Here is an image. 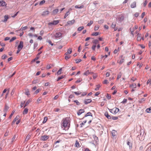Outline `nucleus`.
Returning a JSON list of instances; mask_svg holds the SVG:
<instances>
[{
	"label": "nucleus",
	"mask_w": 151,
	"mask_h": 151,
	"mask_svg": "<svg viewBox=\"0 0 151 151\" xmlns=\"http://www.w3.org/2000/svg\"><path fill=\"white\" fill-rule=\"evenodd\" d=\"M93 72H90L89 70H87L85 72L83 73V75L87 76L90 74H93Z\"/></svg>",
	"instance_id": "9"
},
{
	"label": "nucleus",
	"mask_w": 151,
	"mask_h": 151,
	"mask_svg": "<svg viewBox=\"0 0 151 151\" xmlns=\"http://www.w3.org/2000/svg\"><path fill=\"white\" fill-rule=\"evenodd\" d=\"M146 111L147 113H151V107L147 109L146 110Z\"/></svg>",
	"instance_id": "26"
},
{
	"label": "nucleus",
	"mask_w": 151,
	"mask_h": 151,
	"mask_svg": "<svg viewBox=\"0 0 151 151\" xmlns=\"http://www.w3.org/2000/svg\"><path fill=\"white\" fill-rule=\"evenodd\" d=\"M45 2V1L44 0L40 1L39 3L40 5H42Z\"/></svg>",
	"instance_id": "43"
},
{
	"label": "nucleus",
	"mask_w": 151,
	"mask_h": 151,
	"mask_svg": "<svg viewBox=\"0 0 151 151\" xmlns=\"http://www.w3.org/2000/svg\"><path fill=\"white\" fill-rule=\"evenodd\" d=\"M82 81V79L80 78H79L77 81H76V83H77L80 82Z\"/></svg>",
	"instance_id": "50"
},
{
	"label": "nucleus",
	"mask_w": 151,
	"mask_h": 151,
	"mask_svg": "<svg viewBox=\"0 0 151 151\" xmlns=\"http://www.w3.org/2000/svg\"><path fill=\"white\" fill-rule=\"evenodd\" d=\"M15 138L16 136L15 135H14L12 139L11 142H13L14 141V140L15 139Z\"/></svg>",
	"instance_id": "60"
},
{
	"label": "nucleus",
	"mask_w": 151,
	"mask_h": 151,
	"mask_svg": "<svg viewBox=\"0 0 151 151\" xmlns=\"http://www.w3.org/2000/svg\"><path fill=\"white\" fill-rule=\"evenodd\" d=\"M147 150L149 151H151V145H150L149 146V147L147 148Z\"/></svg>",
	"instance_id": "64"
},
{
	"label": "nucleus",
	"mask_w": 151,
	"mask_h": 151,
	"mask_svg": "<svg viewBox=\"0 0 151 151\" xmlns=\"http://www.w3.org/2000/svg\"><path fill=\"white\" fill-rule=\"evenodd\" d=\"M7 58V56L6 55H3L1 57L2 59H5Z\"/></svg>",
	"instance_id": "44"
},
{
	"label": "nucleus",
	"mask_w": 151,
	"mask_h": 151,
	"mask_svg": "<svg viewBox=\"0 0 151 151\" xmlns=\"http://www.w3.org/2000/svg\"><path fill=\"white\" fill-rule=\"evenodd\" d=\"M25 101H22V102H21V105H20L21 107H22L23 106V105L24 104H25Z\"/></svg>",
	"instance_id": "55"
},
{
	"label": "nucleus",
	"mask_w": 151,
	"mask_h": 151,
	"mask_svg": "<svg viewBox=\"0 0 151 151\" xmlns=\"http://www.w3.org/2000/svg\"><path fill=\"white\" fill-rule=\"evenodd\" d=\"M72 52V49L71 48H69V49H68L67 52H66L65 55H67V54H70Z\"/></svg>",
	"instance_id": "10"
},
{
	"label": "nucleus",
	"mask_w": 151,
	"mask_h": 151,
	"mask_svg": "<svg viewBox=\"0 0 151 151\" xmlns=\"http://www.w3.org/2000/svg\"><path fill=\"white\" fill-rule=\"evenodd\" d=\"M100 85L99 84L96 86V88H95V91H98L99 90V88L100 87Z\"/></svg>",
	"instance_id": "38"
},
{
	"label": "nucleus",
	"mask_w": 151,
	"mask_h": 151,
	"mask_svg": "<svg viewBox=\"0 0 151 151\" xmlns=\"http://www.w3.org/2000/svg\"><path fill=\"white\" fill-rule=\"evenodd\" d=\"M93 23V22L92 21H90V22L88 23L87 24V26H90Z\"/></svg>",
	"instance_id": "42"
},
{
	"label": "nucleus",
	"mask_w": 151,
	"mask_h": 151,
	"mask_svg": "<svg viewBox=\"0 0 151 151\" xmlns=\"http://www.w3.org/2000/svg\"><path fill=\"white\" fill-rule=\"evenodd\" d=\"M124 16L123 14H121L118 17V19L119 21L121 22L124 20Z\"/></svg>",
	"instance_id": "5"
},
{
	"label": "nucleus",
	"mask_w": 151,
	"mask_h": 151,
	"mask_svg": "<svg viewBox=\"0 0 151 151\" xmlns=\"http://www.w3.org/2000/svg\"><path fill=\"white\" fill-rule=\"evenodd\" d=\"M64 76H61L59 77L58 78V79L57 81H58L59 80H60V79L63 78H64Z\"/></svg>",
	"instance_id": "51"
},
{
	"label": "nucleus",
	"mask_w": 151,
	"mask_h": 151,
	"mask_svg": "<svg viewBox=\"0 0 151 151\" xmlns=\"http://www.w3.org/2000/svg\"><path fill=\"white\" fill-rule=\"evenodd\" d=\"M88 116H91V117L92 116V115L91 113L90 112H88L85 116L84 117H86Z\"/></svg>",
	"instance_id": "28"
},
{
	"label": "nucleus",
	"mask_w": 151,
	"mask_h": 151,
	"mask_svg": "<svg viewBox=\"0 0 151 151\" xmlns=\"http://www.w3.org/2000/svg\"><path fill=\"white\" fill-rule=\"evenodd\" d=\"M15 112V111L13 110L11 115H10L9 116V118L10 119H11L12 116L14 114Z\"/></svg>",
	"instance_id": "34"
},
{
	"label": "nucleus",
	"mask_w": 151,
	"mask_h": 151,
	"mask_svg": "<svg viewBox=\"0 0 151 151\" xmlns=\"http://www.w3.org/2000/svg\"><path fill=\"white\" fill-rule=\"evenodd\" d=\"M61 141L60 140H58L54 144L53 146L55 148L59 146V145L58 144Z\"/></svg>",
	"instance_id": "7"
},
{
	"label": "nucleus",
	"mask_w": 151,
	"mask_h": 151,
	"mask_svg": "<svg viewBox=\"0 0 151 151\" xmlns=\"http://www.w3.org/2000/svg\"><path fill=\"white\" fill-rule=\"evenodd\" d=\"M58 12V9H56L54 10L52 12V14L54 15H55L57 14Z\"/></svg>",
	"instance_id": "25"
},
{
	"label": "nucleus",
	"mask_w": 151,
	"mask_h": 151,
	"mask_svg": "<svg viewBox=\"0 0 151 151\" xmlns=\"http://www.w3.org/2000/svg\"><path fill=\"white\" fill-rule=\"evenodd\" d=\"M136 6V2L134 1L132 3L131 5V7L132 8H134Z\"/></svg>",
	"instance_id": "20"
},
{
	"label": "nucleus",
	"mask_w": 151,
	"mask_h": 151,
	"mask_svg": "<svg viewBox=\"0 0 151 151\" xmlns=\"http://www.w3.org/2000/svg\"><path fill=\"white\" fill-rule=\"evenodd\" d=\"M75 19H73L71 20H69L67 22V24L66 25H69L71 26L75 22Z\"/></svg>",
	"instance_id": "3"
},
{
	"label": "nucleus",
	"mask_w": 151,
	"mask_h": 151,
	"mask_svg": "<svg viewBox=\"0 0 151 151\" xmlns=\"http://www.w3.org/2000/svg\"><path fill=\"white\" fill-rule=\"evenodd\" d=\"M75 146L77 147H79V144L77 141H76L75 142Z\"/></svg>",
	"instance_id": "31"
},
{
	"label": "nucleus",
	"mask_w": 151,
	"mask_h": 151,
	"mask_svg": "<svg viewBox=\"0 0 151 151\" xmlns=\"http://www.w3.org/2000/svg\"><path fill=\"white\" fill-rule=\"evenodd\" d=\"M145 100L144 98H142L139 101V103H142L144 102L145 101Z\"/></svg>",
	"instance_id": "36"
},
{
	"label": "nucleus",
	"mask_w": 151,
	"mask_h": 151,
	"mask_svg": "<svg viewBox=\"0 0 151 151\" xmlns=\"http://www.w3.org/2000/svg\"><path fill=\"white\" fill-rule=\"evenodd\" d=\"M31 102V100H28L27 102H26V103L25 104L24 106V108L26 106H27L30 102Z\"/></svg>",
	"instance_id": "32"
},
{
	"label": "nucleus",
	"mask_w": 151,
	"mask_h": 151,
	"mask_svg": "<svg viewBox=\"0 0 151 151\" xmlns=\"http://www.w3.org/2000/svg\"><path fill=\"white\" fill-rule=\"evenodd\" d=\"M9 108V107L8 106L6 105H5L3 110V111L4 113H6Z\"/></svg>",
	"instance_id": "11"
},
{
	"label": "nucleus",
	"mask_w": 151,
	"mask_h": 151,
	"mask_svg": "<svg viewBox=\"0 0 151 151\" xmlns=\"http://www.w3.org/2000/svg\"><path fill=\"white\" fill-rule=\"evenodd\" d=\"M23 42L22 41H20L19 45L18 46V48L22 50L23 47Z\"/></svg>",
	"instance_id": "8"
},
{
	"label": "nucleus",
	"mask_w": 151,
	"mask_h": 151,
	"mask_svg": "<svg viewBox=\"0 0 151 151\" xmlns=\"http://www.w3.org/2000/svg\"><path fill=\"white\" fill-rule=\"evenodd\" d=\"M63 126L65 128L69 127L70 126V121L68 117H66L62 120Z\"/></svg>",
	"instance_id": "2"
},
{
	"label": "nucleus",
	"mask_w": 151,
	"mask_h": 151,
	"mask_svg": "<svg viewBox=\"0 0 151 151\" xmlns=\"http://www.w3.org/2000/svg\"><path fill=\"white\" fill-rule=\"evenodd\" d=\"M16 39V37H13L12 38H11V39L10 40V41L9 42H11L12 41H13L15 40V39Z\"/></svg>",
	"instance_id": "53"
},
{
	"label": "nucleus",
	"mask_w": 151,
	"mask_h": 151,
	"mask_svg": "<svg viewBox=\"0 0 151 151\" xmlns=\"http://www.w3.org/2000/svg\"><path fill=\"white\" fill-rule=\"evenodd\" d=\"M114 113L116 114L119 111V109L117 108H114Z\"/></svg>",
	"instance_id": "24"
},
{
	"label": "nucleus",
	"mask_w": 151,
	"mask_h": 151,
	"mask_svg": "<svg viewBox=\"0 0 151 151\" xmlns=\"http://www.w3.org/2000/svg\"><path fill=\"white\" fill-rule=\"evenodd\" d=\"M0 5L1 6H6V2L4 1H0Z\"/></svg>",
	"instance_id": "12"
},
{
	"label": "nucleus",
	"mask_w": 151,
	"mask_h": 151,
	"mask_svg": "<svg viewBox=\"0 0 151 151\" xmlns=\"http://www.w3.org/2000/svg\"><path fill=\"white\" fill-rule=\"evenodd\" d=\"M84 110L83 109H81L77 112V114L78 115H80L82 113L84 112Z\"/></svg>",
	"instance_id": "15"
},
{
	"label": "nucleus",
	"mask_w": 151,
	"mask_h": 151,
	"mask_svg": "<svg viewBox=\"0 0 151 151\" xmlns=\"http://www.w3.org/2000/svg\"><path fill=\"white\" fill-rule=\"evenodd\" d=\"M137 41H140L142 39V37L141 36V35L140 34L138 33L137 35Z\"/></svg>",
	"instance_id": "17"
},
{
	"label": "nucleus",
	"mask_w": 151,
	"mask_h": 151,
	"mask_svg": "<svg viewBox=\"0 0 151 151\" xmlns=\"http://www.w3.org/2000/svg\"><path fill=\"white\" fill-rule=\"evenodd\" d=\"M116 25V24L115 23L113 22L112 23V25H111V27L112 28H114V27H115Z\"/></svg>",
	"instance_id": "49"
},
{
	"label": "nucleus",
	"mask_w": 151,
	"mask_h": 151,
	"mask_svg": "<svg viewBox=\"0 0 151 151\" xmlns=\"http://www.w3.org/2000/svg\"><path fill=\"white\" fill-rule=\"evenodd\" d=\"M99 32H93V33L91 35L92 36H97L98 35H99Z\"/></svg>",
	"instance_id": "29"
},
{
	"label": "nucleus",
	"mask_w": 151,
	"mask_h": 151,
	"mask_svg": "<svg viewBox=\"0 0 151 151\" xmlns=\"http://www.w3.org/2000/svg\"><path fill=\"white\" fill-rule=\"evenodd\" d=\"M99 26L98 25L94 27V29L95 31H96L99 29Z\"/></svg>",
	"instance_id": "47"
},
{
	"label": "nucleus",
	"mask_w": 151,
	"mask_h": 151,
	"mask_svg": "<svg viewBox=\"0 0 151 151\" xmlns=\"http://www.w3.org/2000/svg\"><path fill=\"white\" fill-rule=\"evenodd\" d=\"M106 97L109 100L111 99V95L108 93L106 94Z\"/></svg>",
	"instance_id": "39"
},
{
	"label": "nucleus",
	"mask_w": 151,
	"mask_h": 151,
	"mask_svg": "<svg viewBox=\"0 0 151 151\" xmlns=\"http://www.w3.org/2000/svg\"><path fill=\"white\" fill-rule=\"evenodd\" d=\"M62 68H61L57 72V74L58 75H59L61 73L62 71Z\"/></svg>",
	"instance_id": "33"
},
{
	"label": "nucleus",
	"mask_w": 151,
	"mask_h": 151,
	"mask_svg": "<svg viewBox=\"0 0 151 151\" xmlns=\"http://www.w3.org/2000/svg\"><path fill=\"white\" fill-rule=\"evenodd\" d=\"M105 116L108 119H111V117L109 115L108 113L107 112H106L105 113Z\"/></svg>",
	"instance_id": "22"
},
{
	"label": "nucleus",
	"mask_w": 151,
	"mask_h": 151,
	"mask_svg": "<svg viewBox=\"0 0 151 151\" xmlns=\"http://www.w3.org/2000/svg\"><path fill=\"white\" fill-rule=\"evenodd\" d=\"M81 60L80 59H77L76 60V63H79V62H81Z\"/></svg>",
	"instance_id": "52"
},
{
	"label": "nucleus",
	"mask_w": 151,
	"mask_h": 151,
	"mask_svg": "<svg viewBox=\"0 0 151 151\" xmlns=\"http://www.w3.org/2000/svg\"><path fill=\"white\" fill-rule=\"evenodd\" d=\"M19 115H17L14 119L13 121L15 122L16 121L18 120L19 119Z\"/></svg>",
	"instance_id": "40"
},
{
	"label": "nucleus",
	"mask_w": 151,
	"mask_h": 151,
	"mask_svg": "<svg viewBox=\"0 0 151 151\" xmlns=\"http://www.w3.org/2000/svg\"><path fill=\"white\" fill-rule=\"evenodd\" d=\"M103 83L104 84H107L108 83V81L107 80H105L103 82Z\"/></svg>",
	"instance_id": "63"
},
{
	"label": "nucleus",
	"mask_w": 151,
	"mask_h": 151,
	"mask_svg": "<svg viewBox=\"0 0 151 151\" xmlns=\"http://www.w3.org/2000/svg\"><path fill=\"white\" fill-rule=\"evenodd\" d=\"M112 119L113 120H117L118 118L117 116H112L111 117Z\"/></svg>",
	"instance_id": "56"
},
{
	"label": "nucleus",
	"mask_w": 151,
	"mask_h": 151,
	"mask_svg": "<svg viewBox=\"0 0 151 151\" xmlns=\"http://www.w3.org/2000/svg\"><path fill=\"white\" fill-rule=\"evenodd\" d=\"M47 14V11H44L42 13V15L45 16Z\"/></svg>",
	"instance_id": "54"
},
{
	"label": "nucleus",
	"mask_w": 151,
	"mask_h": 151,
	"mask_svg": "<svg viewBox=\"0 0 151 151\" xmlns=\"http://www.w3.org/2000/svg\"><path fill=\"white\" fill-rule=\"evenodd\" d=\"M76 103V104L78 105H79L80 104V103L77 100H76L74 101Z\"/></svg>",
	"instance_id": "61"
},
{
	"label": "nucleus",
	"mask_w": 151,
	"mask_h": 151,
	"mask_svg": "<svg viewBox=\"0 0 151 151\" xmlns=\"http://www.w3.org/2000/svg\"><path fill=\"white\" fill-rule=\"evenodd\" d=\"M130 86H132L134 88H135L136 87V85L135 83H134L132 84Z\"/></svg>",
	"instance_id": "57"
},
{
	"label": "nucleus",
	"mask_w": 151,
	"mask_h": 151,
	"mask_svg": "<svg viewBox=\"0 0 151 151\" xmlns=\"http://www.w3.org/2000/svg\"><path fill=\"white\" fill-rule=\"evenodd\" d=\"M127 100L126 99H124L123 101L121 102L123 104L127 102Z\"/></svg>",
	"instance_id": "62"
},
{
	"label": "nucleus",
	"mask_w": 151,
	"mask_h": 151,
	"mask_svg": "<svg viewBox=\"0 0 151 151\" xmlns=\"http://www.w3.org/2000/svg\"><path fill=\"white\" fill-rule=\"evenodd\" d=\"M9 16L8 15H6L4 16V20L3 21H2L3 22H6L7 21V20L9 18Z\"/></svg>",
	"instance_id": "19"
},
{
	"label": "nucleus",
	"mask_w": 151,
	"mask_h": 151,
	"mask_svg": "<svg viewBox=\"0 0 151 151\" xmlns=\"http://www.w3.org/2000/svg\"><path fill=\"white\" fill-rule=\"evenodd\" d=\"M71 10L72 9H69V11L66 13L64 17V19H65L70 14V12Z\"/></svg>",
	"instance_id": "16"
},
{
	"label": "nucleus",
	"mask_w": 151,
	"mask_h": 151,
	"mask_svg": "<svg viewBox=\"0 0 151 151\" xmlns=\"http://www.w3.org/2000/svg\"><path fill=\"white\" fill-rule=\"evenodd\" d=\"M59 23V20H54L53 22H49L48 24V27L49 28V30L51 31L54 27V25H56Z\"/></svg>",
	"instance_id": "1"
},
{
	"label": "nucleus",
	"mask_w": 151,
	"mask_h": 151,
	"mask_svg": "<svg viewBox=\"0 0 151 151\" xmlns=\"http://www.w3.org/2000/svg\"><path fill=\"white\" fill-rule=\"evenodd\" d=\"M84 7V6L83 5H81V6H78V5H76L75 6V7L76 8V9H81V8H83Z\"/></svg>",
	"instance_id": "27"
},
{
	"label": "nucleus",
	"mask_w": 151,
	"mask_h": 151,
	"mask_svg": "<svg viewBox=\"0 0 151 151\" xmlns=\"http://www.w3.org/2000/svg\"><path fill=\"white\" fill-rule=\"evenodd\" d=\"M28 111V109L27 108H25L23 112V114L24 115L26 114L27 113Z\"/></svg>",
	"instance_id": "18"
},
{
	"label": "nucleus",
	"mask_w": 151,
	"mask_h": 151,
	"mask_svg": "<svg viewBox=\"0 0 151 151\" xmlns=\"http://www.w3.org/2000/svg\"><path fill=\"white\" fill-rule=\"evenodd\" d=\"M111 133L112 134V135L113 137H114L115 136L116 134H117V132L115 130H113L112 131Z\"/></svg>",
	"instance_id": "23"
},
{
	"label": "nucleus",
	"mask_w": 151,
	"mask_h": 151,
	"mask_svg": "<svg viewBox=\"0 0 151 151\" xmlns=\"http://www.w3.org/2000/svg\"><path fill=\"white\" fill-rule=\"evenodd\" d=\"M91 101L92 100L91 99H88L85 100L84 103L85 104H87L89 103H90L91 102Z\"/></svg>",
	"instance_id": "13"
},
{
	"label": "nucleus",
	"mask_w": 151,
	"mask_h": 151,
	"mask_svg": "<svg viewBox=\"0 0 151 151\" xmlns=\"http://www.w3.org/2000/svg\"><path fill=\"white\" fill-rule=\"evenodd\" d=\"M41 139L43 141L47 140V136L46 135H43L41 137Z\"/></svg>",
	"instance_id": "14"
},
{
	"label": "nucleus",
	"mask_w": 151,
	"mask_h": 151,
	"mask_svg": "<svg viewBox=\"0 0 151 151\" xmlns=\"http://www.w3.org/2000/svg\"><path fill=\"white\" fill-rule=\"evenodd\" d=\"M47 121V117L46 116H45V117L44 118V120L43 122V123H45Z\"/></svg>",
	"instance_id": "45"
},
{
	"label": "nucleus",
	"mask_w": 151,
	"mask_h": 151,
	"mask_svg": "<svg viewBox=\"0 0 151 151\" xmlns=\"http://www.w3.org/2000/svg\"><path fill=\"white\" fill-rule=\"evenodd\" d=\"M119 58H121V59L119 61H118L117 63H119L120 64H121L124 61V58L123 57L122 55L120 56Z\"/></svg>",
	"instance_id": "4"
},
{
	"label": "nucleus",
	"mask_w": 151,
	"mask_h": 151,
	"mask_svg": "<svg viewBox=\"0 0 151 151\" xmlns=\"http://www.w3.org/2000/svg\"><path fill=\"white\" fill-rule=\"evenodd\" d=\"M122 76V74L121 72H120L119 74L118 75L117 78V79L118 80L119 78H120Z\"/></svg>",
	"instance_id": "41"
},
{
	"label": "nucleus",
	"mask_w": 151,
	"mask_h": 151,
	"mask_svg": "<svg viewBox=\"0 0 151 151\" xmlns=\"http://www.w3.org/2000/svg\"><path fill=\"white\" fill-rule=\"evenodd\" d=\"M147 0H146L143 4V5L144 7H145L146 6V5L147 4Z\"/></svg>",
	"instance_id": "59"
},
{
	"label": "nucleus",
	"mask_w": 151,
	"mask_h": 151,
	"mask_svg": "<svg viewBox=\"0 0 151 151\" xmlns=\"http://www.w3.org/2000/svg\"><path fill=\"white\" fill-rule=\"evenodd\" d=\"M96 47V45H93L92 47V49L94 51H95V48Z\"/></svg>",
	"instance_id": "48"
},
{
	"label": "nucleus",
	"mask_w": 151,
	"mask_h": 151,
	"mask_svg": "<svg viewBox=\"0 0 151 151\" xmlns=\"http://www.w3.org/2000/svg\"><path fill=\"white\" fill-rule=\"evenodd\" d=\"M65 59L66 60H68V59L70 58V56L69 55V54H67V55H65Z\"/></svg>",
	"instance_id": "35"
},
{
	"label": "nucleus",
	"mask_w": 151,
	"mask_h": 151,
	"mask_svg": "<svg viewBox=\"0 0 151 151\" xmlns=\"http://www.w3.org/2000/svg\"><path fill=\"white\" fill-rule=\"evenodd\" d=\"M30 135L29 134H28L26 137V138L25 139V140L26 141H28L30 138Z\"/></svg>",
	"instance_id": "37"
},
{
	"label": "nucleus",
	"mask_w": 151,
	"mask_h": 151,
	"mask_svg": "<svg viewBox=\"0 0 151 151\" xmlns=\"http://www.w3.org/2000/svg\"><path fill=\"white\" fill-rule=\"evenodd\" d=\"M38 46V44L37 43H35L34 44V49H35L37 48Z\"/></svg>",
	"instance_id": "46"
},
{
	"label": "nucleus",
	"mask_w": 151,
	"mask_h": 151,
	"mask_svg": "<svg viewBox=\"0 0 151 151\" xmlns=\"http://www.w3.org/2000/svg\"><path fill=\"white\" fill-rule=\"evenodd\" d=\"M27 26H25V27H23V28L22 27L20 29H21L22 30H26V29H27Z\"/></svg>",
	"instance_id": "58"
},
{
	"label": "nucleus",
	"mask_w": 151,
	"mask_h": 151,
	"mask_svg": "<svg viewBox=\"0 0 151 151\" xmlns=\"http://www.w3.org/2000/svg\"><path fill=\"white\" fill-rule=\"evenodd\" d=\"M93 42L94 44V45H96L97 44H99V42L97 40H93Z\"/></svg>",
	"instance_id": "21"
},
{
	"label": "nucleus",
	"mask_w": 151,
	"mask_h": 151,
	"mask_svg": "<svg viewBox=\"0 0 151 151\" xmlns=\"http://www.w3.org/2000/svg\"><path fill=\"white\" fill-rule=\"evenodd\" d=\"M62 34L60 32H57L55 35V37L56 38H59L61 37Z\"/></svg>",
	"instance_id": "6"
},
{
	"label": "nucleus",
	"mask_w": 151,
	"mask_h": 151,
	"mask_svg": "<svg viewBox=\"0 0 151 151\" xmlns=\"http://www.w3.org/2000/svg\"><path fill=\"white\" fill-rule=\"evenodd\" d=\"M84 28V27L83 26H81V27H78V31H81L82 30H83V29Z\"/></svg>",
	"instance_id": "30"
}]
</instances>
